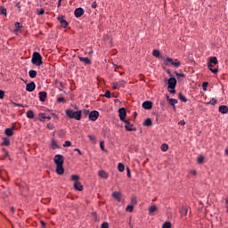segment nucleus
Returning <instances> with one entry per match:
<instances>
[{
	"mask_svg": "<svg viewBox=\"0 0 228 228\" xmlns=\"http://www.w3.org/2000/svg\"><path fill=\"white\" fill-rule=\"evenodd\" d=\"M71 181H75V183L79 182V175H71Z\"/></svg>",
	"mask_w": 228,
	"mask_h": 228,
	"instance_id": "nucleus-37",
	"label": "nucleus"
},
{
	"mask_svg": "<svg viewBox=\"0 0 228 228\" xmlns=\"http://www.w3.org/2000/svg\"><path fill=\"white\" fill-rule=\"evenodd\" d=\"M31 63L37 67L43 65L44 61H42V55L38 52H35L32 55Z\"/></svg>",
	"mask_w": 228,
	"mask_h": 228,
	"instance_id": "nucleus-3",
	"label": "nucleus"
},
{
	"mask_svg": "<svg viewBox=\"0 0 228 228\" xmlns=\"http://www.w3.org/2000/svg\"><path fill=\"white\" fill-rule=\"evenodd\" d=\"M112 86L114 90H118V88H120L118 82L112 83Z\"/></svg>",
	"mask_w": 228,
	"mask_h": 228,
	"instance_id": "nucleus-46",
	"label": "nucleus"
},
{
	"mask_svg": "<svg viewBox=\"0 0 228 228\" xmlns=\"http://www.w3.org/2000/svg\"><path fill=\"white\" fill-rule=\"evenodd\" d=\"M61 28H67V26H69V22H67V20H61Z\"/></svg>",
	"mask_w": 228,
	"mask_h": 228,
	"instance_id": "nucleus-40",
	"label": "nucleus"
},
{
	"mask_svg": "<svg viewBox=\"0 0 228 228\" xmlns=\"http://www.w3.org/2000/svg\"><path fill=\"white\" fill-rule=\"evenodd\" d=\"M79 61H83L86 65H92V61L88 57H78Z\"/></svg>",
	"mask_w": 228,
	"mask_h": 228,
	"instance_id": "nucleus-14",
	"label": "nucleus"
},
{
	"mask_svg": "<svg viewBox=\"0 0 228 228\" xmlns=\"http://www.w3.org/2000/svg\"><path fill=\"white\" fill-rule=\"evenodd\" d=\"M52 149H60V146H58V142H56V140L52 139L51 142Z\"/></svg>",
	"mask_w": 228,
	"mask_h": 228,
	"instance_id": "nucleus-23",
	"label": "nucleus"
},
{
	"mask_svg": "<svg viewBox=\"0 0 228 228\" xmlns=\"http://www.w3.org/2000/svg\"><path fill=\"white\" fill-rule=\"evenodd\" d=\"M15 129L14 126L11 127V128H6L4 130V134H6V136H13V130Z\"/></svg>",
	"mask_w": 228,
	"mask_h": 228,
	"instance_id": "nucleus-15",
	"label": "nucleus"
},
{
	"mask_svg": "<svg viewBox=\"0 0 228 228\" xmlns=\"http://www.w3.org/2000/svg\"><path fill=\"white\" fill-rule=\"evenodd\" d=\"M57 102H65V98L60 97V98L57 99Z\"/></svg>",
	"mask_w": 228,
	"mask_h": 228,
	"instance_id": "nucleus-53",
	"label": "nucleus"
},
{
	"mask_svg": "<svg viewBox=\"0 0 228 228\" xmlns=\"http://www.w3.org/2000/svg\"><path fill=\"white\" fill-rule=\"evenodd\" d=\"M63 18H64L63 16L57 18L60 23H61V20H65Z\"/></svg>",
	"mask_w": 228,
	"mask_h": 228,
	"instance_id": "nucleus-61",
	"label": "nucleus"
},
{
	"mask_svg": "<svg viewBox=\"0 0 228 228\" xmlns=\"http://www.w3.org/2000/svg\"><path fill=\"white\" fill-rule=\"evenodd\" d=\"M158 211V207L156 205H152L149 208V214L152 215V213H156Z\"/></svg>",
	"mask_w": 228,
	"mask_h": 228,
	"instance_id": "nucleus-19",
	"label": "nucleus"
},
{
	"mask_svg": "<svg viewBox=\"0 0 228 228\" xmlns=\"http://www.w3.org/2000/svg\"><path fill=\"white\" fill-rule=\"evenodd\" d=\"M74 151H75L76 152H78V154H79L80 156H83V152H81L79 149L76 148Z\"/></svg>",
	"mask_w": 228,
	"mask_h": 228,
	"instance_id": "nucleus-57",
	"label": "nucleus"
},
{
	"mask_svg": "<svg viewBox=\"0 0 228 228\" xmlns=\"http://www.w3.org/2000/svg\"><path fill=\"white\" fill-rule=\"evenodd\" d=\"M38 117L40 118H39L40 122H44V120H45L46 115L45 113H39Z\"/></svg>",
	"mask_w": 228,
	"mask_h": 228,
	"instance_id": "nucleus-32",
	"label": "nucleus"
},
{
	"mask_svg": "<svg viewBox=\"0 0 228 228\" xmlns=\"http://www.w3.org/2000/svg\"><path fill=\"white\" fill-rule=\"evenodd\" d=\"M160 149L162 152H167V151H168V144L163 143Z\"/></svg>",
	"mask_w": 228,
	"mask_h": 228,
	"instance_id": "nucleus-28",
	"label": "nucleus"
},
{
	"mask_svg": "<svg viewBox=\"0 0 228 228\" xmlns=\"http://www.w3.org/2000/svg\"><path fill=\"white\" fill-rule=\"evenodd\" d=\"M178 99H180V101H183V102H188V99H186V97L181 93L178 94Z\"/></svg>",
	"mask_w": 228,
	"mask_h": 228,
	"instance_id": "nucleus-26",
	"label": "nucleus"
},
{
	"mask_svg": "<svg viewBox=\"0 0 228 228\" xmlns=\"http://www.w3.org/2000/svg\"><path fill=\"white\" fill-rule=\"evenodd\" d=\"M28 76H29V77L34 79V77H37V70H35V69L29 70L28 71Z\"/></svg>",
	"mask_w": 228,
	"mask_h": 228,
	"instance_id": "nucleus-22",
	"label": "nucleus"
},
{
	"mask_svg": "<svg viewBox=\"0 0 228 228\" xmlns=\"http://www.w3.org/2000/svg\"><path fill=\"white\" fill-rule=\"evenodd\" d=\"M92 8H94V9L97 8V2H94L92 4Z\"/></svg>",
	"mask_w": 228,
	"mask_h": 228,
	"instance_id": "nucleus-59",
	"label": "nucleus"
},
{
	"mask_svg": "<svg viewBox=\"0 0 228 228\" xmlns=\"http://www.w3.org/2000/svg\"><path fill=\"white\" fill-rule=\"evenodd\" d=\"M0 15H4V17L7 16V14H6V8L0 7Z\"/></svg>",
	"mask_w": 228,
	"mask_h": 228,
	"instance_id": "nucleus-35",
	"label": "nucleus"
},
{
	"mask_svg": "<svg viewBox=\"0 0 228 228\" xmlns=\"http://www.w3.org/2000/svg\"><path fill=\"white\" fill-rule=\"evenodd\" d=\"M100 149L103 151H106V149L104 148V141H102L100 142Z\"/></svg>",
	"mask_w": 228,
	"mask_h": 228,
	"instance_id": "nucleus-47",
	"label": "nucleus"
},
{
	"mask_svg": "<svg viewBox=\"0 0 228 228\" xmlns=\"http://www.w3.org/2000/svg\"><path fill=\"white\" fill-rule=\"evenodd\" d=\"M144 126H146L147 127L152 126V120L151 118H147L145 121H144Z\"/></svg>",
	"mask_w": 228,
	"mask_h": 228,
	"instance_id": "nucleus-29",
	"label": "nucleus"
},
{
	"mask_svg": "<svg viewBox=\"0 0 228 228\" xmlns=\"http://www.w3.org/2000/svg\"><path fill=\"white\" fill-rule=\"evenodd\" d=\"M89 140H91V142H95V136L94 135H88Z\"/></svg>",
	"mask_w": 228,
	"mask_h": 228,
	"instance_id": "nucleus-55",
	"label": "nucleus"
},
{
	"mask_svg": "<svg viewBox=\"0 0 228 228\" xmlns=\"http://www.w3.org/2000/svg\"><path fill=\"white\" fill-rule=\"evenodd\" d=\"M37 15H44V13H45V10L44 9H37Z\"/></svg>",
	"mask_w": 228,
	"mask_h": 228,
	"instance_id": "nucleus-41",
	"label": "nucleus"
},
{
	"mask_svg": "<svg viewBox=\"0 0 228 228\" xmlns=\"http://www.w3.org/2000/svg\"><path fill=\"white\" fill-rule=\"evenodd\" d=\"M216 102H217L216 99L212 98L208 103L211 104L212 106H215Z\"/></svg>",
	"mask_w": 228,
	"mask_h": 228,
	"instance_id": "nucleus-45",
	"label": "nucleus"
},
{
	"mask_svg": "<svg viewBox=\"0 0 228 228\" xmlns=\"http://www.w3.org/2000/svg\"><path fill=\"white\" fill-rule=\"evenodd\" d=\"M208 82H203L202 83V88H203L204 92H206V90H208Z\"/></svg>",
	"mask_w": 228,
	"mask_h": 228,
	"instance_id": "nucleus-48",
	"label": "nucleus"
},
{
	"mask_svg": "<svg viewBox=\"0 0 228 228\" xmlns=\"http://www.w3.org/2000/svg\"><path fill=\"white\" fill-rule=\"evenodd\" d=\"M74 15L77 19H79V17H83V15H85V10L81 7L77 8L74 12Z\"/></svg>",
	"mask_w": 228,
	"mask_h": 228,
	"instance_id": "nucleus-7",
	"label": "nucleus"
},
{
	"mask_svg": "<svg viewBox=\"0 0 228 228\" xmlns=\"http://www.w3.org/2000/svg\"><path fill=\"white\" fill-rule=\"evenodd\" d=\"M3 144L5 145V147H8V145H10V140L4 138L3 141Z\"/></svg>",
	"mask_w": 228,
	"mask_h": 228,
	"instance_id": "nucleus-43",
	"label": "nucleus"
},
{
	"mask_svg": "<svg viewBox=\"0 0 228 228\" xmlns=\"http://www.w3.org/2000/svg\"><path fill=\"white\" fill-rule=\"evenodd\" d=\"M72 142L70 141H66L63 144V147H71Z\"/></svg>",
	"mask_w": 228,
	"mask_h": 228,
	"instance_id": "nucleus-44",
	"label": "nucleus"
},
{
	"mask_svg": "<svg viewBox=\"0 0 228 228\" xmlns=\"http://www.w3.org/2000/svg\"><path fill=\"white\" fill-rule=\"evenodd\" d=\"M169 94H175V88L169 90Z\"/></svg>",
	"mask_w": 228,
	"mask_h": 228,
	"instance_id": "nucleus-63",
	"label": "nucleus"
},
{
	"mask_svg": "<svg viewBox=\"0 0 228 228\" xmlns=\"http://www.w3.org/2000/svg\"><path fill=\"white\" fill-rule=\"evenodd\" d=\"M162 60L167 66L172 65L173 67H175V69H179V67H181V61H179L177 59L174 61L169 57H162Z\"/></svg>",
	"mask_w": 228,
	"mask_h": 228,
	"instance_id": "nucleus-4",
	"label": "nucleus"
},
{
	"mask_svg": "<svg viewBox=\"0 0 228 228\" xmlns=\"http://www.w3.org/2000/svg\"><path fill=\"white\" fill-rule=\"evenodd\" d=\"M98 175H99V177H102V179H108V177L110 176L108 175V173L106 171H104V170H100L98 172Z\"/></svg>",
	"mask_w": 228,
	"mask_h": 228,
	"instance_id": "nucleus-13",
	"label": "nucleus"
},
{
	"mask_svg": "<svg viewBox=\"0 0 228 228\" xmlns=\"http://www.w3.org/2000/svg\"><path fill=\"white\" fill-rule=\"evenodd\" d=\"M36 88H37V85L33 81L28 83V84H27V86H26V91L27 92H34V90Z\"/></svg>",
	"mask_w": 228,
	"mask_h": 228,
	"instance_id": "nucleus-8",
	"label": "nucleus"
},
{
	"mask_svg": "<svg viewBox=\"0 0 228 228\" xmlns=\"http://www.w3.org/2000/svg\"><path fill=\"white\" fill-rule=\"evenodd\" d=\"M103 97H106L107 99L111 98V92L106 91L105 94H103Z\"/></svg>",
	"mask_w": 228,
	"mask_h": 228,
	"instance_id": "nucleus-39",
	"label": "nucleus"
},
{
	"mask_svg": "<svg viewBox=\"0 0 228 228\" xmlns=\"http://www.w3.org/2000/svg\"><path fill=\"white\" fill-rule=\"evenodd\" d=\"M59 85H60L61 88H65L67 84H65L63 82H60Z\"/></svg>",
	"mask_w": 228,
	"mask_h": 228,
	"instance_id": "nucleus-56",
	"label": "nucleus"
},
{
	"mask_svg": "<svg viewBox=\"0 0 228 228\" xmlns=\"http://www.w3.org/2000/svg\"><path fill=\"white\" fill-rule=\"evenodd\" d=\"M102 228H110V224L107 222H104L101 225Z\"/></svg>",
	"mask_w": 228,
	"mask_h": 228,
	"instance_id": "nucleus-50",
	"label": "nucleus"
},
{
	"mask_svg": "<svg viewBox=\"0 0 228 228\" xmlns=\"http://www.w3.org/2000/svg\"><path fill=\"white\" fill-rule=\"evenodd\" d=\"M82 110L73 111L72 109L66 110V117L69 118H75V120H81Z\"/></svg>",
	"mask_w": 228,
	"mask_h": 228,
	"instance_id": "nucleus-2",
	"label": "nucleus"
},
{
	"mask_svg": "<svg viewBox=\"0 0 228 228\" xmlns=\"http://www.w3.org/2000/svg\"><path fill=\"white\" fill-rule=\"evenodd\" d=\"M45 99H47V93L39 92V101H41V102H45Z\"/></svg>",
	"mask_w": 228,
	"mask_h": 228,
	"instance_id": "nucleus-12",
	"label": "nucleus"
},
{
	"mask_svg": "<svg viewBox=\"0 0 228 228\" xmlns=\"http://www.w3.org/2000/svg\"><path fill=\"white\" fill-rule=\"evenodd\" d=\"M162 228H172V223L166 222L163 224Z\"/></svg>",
	"mask_w": 228,
	"mask_h": 228,
	"instance_id": "nucleus-34",
	"label": "nucleus"
},
{
	"mask_svg": "<svg viewBox=\"0 0 228 228\" xmlns=\"http://www.w3.org/2000/svg\"><path fill=\"white\" fill-rule=\"evenodd\" d=\"M53 161L56 165V174H58V175H63V174H65V169L63 168V156L61 154L55 155Z\"/></svg>",
	"mask_w": 228,
	"mask_h": 228,
	"instance_id": "nucleus-1",
	"label": "nucleus"
},
{
	"mask_svg": "<svg viewBox=\"0 0 228 228\" xmlns=\"http://www.w3.org/2000/svg\"><path fill=\"white\" fill-rule=\"evenodd\" d=\"M99 118V111L93 110L89 113V119H91L93 122H95Z\"/></svg>",
	"mask_w": 228,
	"mask_h": 228,
	"instance_id": "nucleus-6",
	"label": "nucleus"
},
{
	"mask_svg": "<svg viewBox=\"0 0 228 228\" xmlns=\"http://www.w3.org/2000/svg\"><path fill=\"white\" fill-rule=\"evenodd\" d=\"M126 171H127L126 173L127 177H131V169H129V167H126Z\"/></svg>",
	"mask_w": 228,
	"mask_h": 228,
	"instance_id": "nucleus-52",
	"label": "nucleus"
},
{
	"mask_svg": "<svg viewBox=\"0 0 228 228\" xmlns=\"http://www.w3.org/2000/svg\"><path fill=\"white\" fill-rule=\"evenodd\" d=\"M191 174L192 175H197V171L191 170Z\"/></svg>",
	"mask_w": 228,
	"mask_h": 228,
	"instance_id": "nucleus-62",
	"label": "nucleus"
},
{
	"mask_svg": "<svg viewBox=\"0 0 228 228\" xmlns=\"http://www.w3.org/2000/svg\"><path fill=\"white\" fill-rule=\"evenodd\" d=\"M26 115L28 118H35V112L33 110H28Z\"/></svg>",
	"mask_w": 228,
	"mask_h": 228,
	"instance_id": "nucleus-24",
	"label": "nucleus"
},
{
	"mask_svg": "<svg viewBox=\"0 0 228 228\" xmlns=\"http://www.w3.org/2000/svg\"><path fill=\"white\" fill-rule=\"evenodd\" d=\"M125 129L126 130V131H134V129H133V124H128V125H126L125 126Z\"/></svg>",
	"mask_w": 228,
	"mask_h": 228,
	"instance_id": "nucleus-30",
	"label": "nucleus"
},
{
	"mask_svg": "<svg viewBox=\"0 0 228 228\" xmlns=\"http://www.w3.org/2000/svg\"><path fill=\"white\" fill-rule=\"evenodd\" d=\"M53 127H54V126H53V124H51V123H49V124L47 125V128L50 129V130H53Z\"/></svg>",
	"mask_w": 228,
	"mask_h": 228,
	"instance_id": "nucleus-54",
	"label": "nucleus"
},
{
	"mask_svg": "<svg viewBox=\"0 0 228 228\" xmlns=\"http://www.w3.org/2000/svg\"><path fill=\"white\" fill-rule=\"evenodd\" d=\"M74 188H75V190H77L78 191H83V184H81V182H75Z\"/></svg>",
	"mask_w": 228,
	"mask_h": 228,
	"instance_id": "nucleus-16",
	"label": "nucleus"
},
{
	"mask_svg": "<svg viewBox=\"0 0 228 228\" xmlns=\"http://www.w3.org/2000/svg\"><path fill=\"white\" fill-rule=\"evenodd\" d=\"M14 26H15V28H16L15 31H20V28H22V26H20V22H16V23L14 24Z\"/></svg>",
	"mask_w": 228,
	"mask_h": 228,
	"instance_id": "nucleus-42",
	"label": "nucleus"
},
{
	"mask_svg": "<svg viewBox=\"0 0 228 228\" xmlns=\"http://www.w3.org/2000/svg\"><path fill=\"white\" fill-rule=\"evenodd\" d=\"M118 86H119V88H124V86H126V80H119L118 82Z\"/></svg>",
	"mask_w": 228,
	"mask_h": 228,
	"instance_id": "nucleus-31",
	"label": "nucleus"
},
{
	"mask_svg": "<svg viewBox=\"0 0 228 228\" xmlns=\"http://www.w3.org/2000/svg\"><path fill=\"white\" fill-rule=\"evenodd\" d=\"M212 65H218V59L216 57H212L209 60V62Z\"/></svg>",
	"mask_w": 228,
	"mask_h": 228,
	"instance_id": "nucleus-20",
	"label": "nucleus"
},
{
	"mask_svg": "<svg viewBox=\"0 0 228 228\" xmlns=\"http://www.w3.org/2000/svg\"><path fill=\"white\" fill-rule=\"evenodd\" d=\"M167 88H169V90H174V88H175V86H177V80L175 79V77H170L167 80Z\"/></svg>",
	"mask_w": 228,
	"mask_h": 228,
	"instance_id": "nucleus-5",
	"label": "nucleus"
},
{
	"mask_svg": "<svg viewBox=\"0 0 228 228\" xmlns=\"http://www.w3.org/2000/svg\"><path fill=\"white\" fill-rule=\"evenodd\" d=\"M142 108L144 110H152V102H151V101L143 102Z\"/></svg>",
	"mask_w": 228,
	"mask_h": 228,
	"instance_id": "nucleus-10",
	"label": "nucleus"
},
{
	"mask_svg": "<svg viewBox=\"0 0 228 228\" xmlns=\"http://www.w3.org/2000/svg\"><path fill=\"white\" fill-rule=\"evenodd\" d=\"M197 161L200 165H202V163H204V157L203 156L198 157Z\"/></svg>",
	"mask_w": 228,
	"mask_h": 228,
	"instance_id": "nucleus-38",
	"label": "nucleus"
},
{
	"mask_svg": "<svg viewBox=\"0 0 228 228\" xmlns=\"http://www.w3.org/2000/svg\"><path fill=\"white\" fill-rule=\"evenodd\" d=\"M118 113H119L120 120H124L126 117H127V112L126 111V108H120L118 110Z\"/></svg>",
	"mask_w": 228,
	"mask_h": 228,
	"instance_id": "nucleus-9",
	"label": "nucleus"
},
{
	"mask_svg": "<svg viewBox=\"0 0 228 228\" xmlns=\"http://www.w3.org/2000/svg\"><path fill=\"white\" fill-rule=\"evenodd\" d=\"M152 55H153L155 58H159V55H160L159 50H153Z\"/></svg>",
	"mask_w": 228,
	"mask_h": 228,
	"instance_id": "nucleus-36",
	"label": "nucleus"
},
{
	"mask_svg": "<svg viewBox=\"0 0 228 228\" xmlns=\"http://www.w3.org/2000/svg\"><path fill=\"white\" fill-rule=\"evenodd\" d=\"M0 99H4V91L0 90Z\"/></svg>",
	"mask_w": 228,
	"mask_h": 228,
	"instance_id": "nucleus-51",
	"label": "nucleus"
},
{
	"mask_svg": "<svg viewBox=\"0 0 228 228\" xmlns=\"http://www.w3.org/2000/svg\"><path fill=\"white\" fill-rule=\"evenodd\" d=\"M180 213L182 214V215H188V208H186V207H182V208L180 209Z\"/></svg>",
	"mask_w": 228,
	"mask_h": 228,
	"instance_id": "nucleus-27",
	"label": "nucleus"
},
{
	"mask_svg": "<svg viewBox=\"0 0 228 228\" xmlns=\"http://www.w3.org/2000/svg\"><path fill=\"white\" fill-rule=\"evenodd\" d=\"M121 121L124 122L125 124H126V126L131 124V122H129V120H126V118L124 120H121Z\"/></svg>",
	"mask_w": 228,
	"mask_h": 228,
	"instance_id": "nucleus-60",
	"label": "nucleus"
},
{
	"mask_svg": "<svg viewBox=\"0 0 228 228\" xmlns=\"http://www.w3.org/2000/svg\"><path fill=\"white\" fill-rule=\"evenodd\" d=\"M134 209V207L133 205H128L126 208V211H127L128 213H133Z\"/></svg>",
	"mask_w": 228,
	"mask_h": 228,
	"instance_id": "nucleus-33",
	"label": "nucleus"
},
{
	"mask_svg": "<svg viewBox=\"0 0 228 228\" xmlns=\"http://www.w3.org/2000/svg\"><path fill=\"white\" fill-rule=\"evenodd\" d=\"M118 172H124V170H126V167L124 166V164L118 163Z\"/></svg>",
	"mask_w": 228,
	"mask_h": 228,
	"instance_id": "nucleus-25",
	"label": "nucleus"
},
{
	"mask_svg": "<svg viewBox=\"0 0 228 228\" xmlns=\"http://www.w3.org/2000/svg\"><path fill=\"white\" fill-rule=\"evenodd\" d=\"M225 202H226V208H227V212H228V198L225 199Z\"/></svg>",
	"mask_w": 228,
	"mask_h": 228,
	"instance_id": "nucleus-64",
	"label": "nucleus"
},
{
	"mask_svg": "<svg viewBox=\"0 0 228 228\" xmlns=\"http://www.w3.org/2000/svg\"><path fill=\"white\" fill-rule=\"evenodd\" d=\"M179 126H185L186 125V122H184V120H181L179 121Z\"/></svg>",
	"mask_w": 228,
	"mask_h": 228,
	"instance_id": "nucleus-58",
	"label": "nucleus"
},
{
	"mask_svg": "<svg viewBox=\"0 0 228 228\" xmlns=\"http://www.w3.org/2000/svg\"><path fill=\"white\" fill-rule=\"evenodd\" d=\"M219 113H222L223 115H225V113H228V107L225 105L219 106Z\"/></svg>",
	"mask_w": 228,
	"mask_h": 228,
	"instance_id": "nucleus-17",
	"label": "nucleus"
},
{
	"mask_svg": "<svg viewBox=\"0 0 228 228\" xmlns=\"http://www.w3.org/2000/svg\"><path fill=\"white\" fill-rule=\"evenodd\" d=\"M131 202H132V204H134V205H136L137 203H138V200H136V197H132L131 198Z\"/></svg>",
	"mask_w": 228,
	"mask_h": 228,
	"instance_id": "nucleus-49",
	"label": "nucleus"
},
{
	"mask_svg": "<svg viewBox=\"0 0 228 228\" xmlns=\"http://www.w3.org/2000/svg\"><path fill=\"white\" fill-rule=\"evenodd\" d=\"M112 197H114L117 200H118V202H120V192H118V191H114L113 193H112Z\"/></svg>",
	"mask_w": 228,
	"mask_h": 228,
	"instance_id": "nucleus-21",
	"label": "nucleus"
},
{
	"mask_svg": "<svg viewBox=\"0 0 228 228\" xmlns=\"http://www.w3.org/2000/svg\"><path fill=\"white\" fill-rule=\"evenodd\" d=\"M167 101L175 110V104H177V99L170 98V96L167 95Z\"/></svg>",
	"mask_w": 228,
	"mask_h": 228,
	"instance_id": "nucleus-11",
	"label": "nucleus"
},
{
	"mask_svg": "<svg viewBox=\"0 0 228 228\" xmlns=\"http://www.w3.org/2000/svg\"><path fill=\"white\" fill-rule=\"evenodd\" d=\"M215 64L208 63V68L213 72V74H216L218 72V69L214 68Z\"/></svg>",
	"mask_w": 228,
	"mask_h": 228,
	"instance_id": "nucleus-18",
	"label": "nucleus"
}]
</instances>
